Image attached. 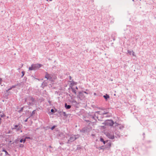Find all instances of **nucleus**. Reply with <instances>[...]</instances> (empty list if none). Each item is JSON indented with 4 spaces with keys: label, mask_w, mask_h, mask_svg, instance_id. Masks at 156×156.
<instances>
[{
    "label": "nucleus",
    "mask_w": 156,
    "mask_h": 156,
    "mask_svg": "<svg viewBox=\"0 0 156 156\" xmlns=\"http://www.w3.org/2000/svg\"><path fill=\"white\" fill-rule=\"evenodd\" d=\"M25 101L27 102V104L29 105H33V103L34 101V99L31 97H29L25 100Z\"/></svg>",
    "instance_id": "1"
},
{
    "label": "nucleus",
    "mask_w": 156,
    "mask_h": 156,
    "mask_svg": "<svg viewBox=\"0 0 156 156\" xmlns=\"http://www.w3.org/2000/svg\"><path fill=\"white\" fill-rule=\"evenodd\" d=\"M45 77L47 79H49L51 81H54V80H55L56 78V77L55 76H54L53 78H52V75H50L48 74H46V75H45Z\"/></svg>",
    "instance_id": "2"
},
{
    "label": "nucleus",
    "mask_w": 156,
    "mask_h": 156,
    "mask_svg": "<svg viewBox=\"0 0 156 156\" xmlns=\"http://www.w3.org/2000/svg\"><path fill=\"white\" fill-rule=\"evenodd\" d=\"M106 125L112 126L113 125V122L111 120H108L105 122Z\"/></svg>",
    "instance_id": "3"
},
{
    "label": "nucleus",
    "mask_w": 156,
    "mask_h": 156,
    "mask_svg": "<svg viewBox=\"0 0 156 156\" xmlns=\"http://www.w3.org/2000/svg\"><path fill=\"white\" fill-rule=\"evenodd\" d=\"M33 65L34 68L35 69H38L39 68L41 67L42 66V65L40 64H34Z\"/></svg>",
    "instance_id": "4"
},
{
    "label": "nucleus",
    "mask_w": 156,
    "mask_h": 156,
    "mask_svg": "<svg viewBox=\"0 0 156 156\" xmlns=\"http://www.w3.org/2000/svg\"><path fill=\"white\" fill-rule=\"evenodd\" d=\"M79 98L82 99L85 98V96L84 95L83 92H80L79 94Z\"/></svg>",
    "instance_id": "5"
},
{
    "label": "nucleus",
    "mask_w": 156,
    "mask_h": 156,
    "mask_svg": "<svg viewBox=\"0 0 156 156\" xmlns=\"http://www.w3.org/2000/svg\"><path fill=\"white\" fill-rule=\"evenodd\" d=\"M106 135L109 138L112 139H113L114 138L113 134H110L109 133H108Z\"/></svg>",
    "instance_id": "6"
},
{
    "label": "nucleus",
    "mask_w": 156,
    "mask_h": 156,
    "mask_svg": "<svg viewBox=\"0 0 156 156\" xmlns=\"http://www.w3.org/2000/svg\"><path fill=\"white\" fill-rule=\"evenodd\" d=\"M128 52L130 55H132L133 56H136L135 55L134 52L133 51H129V50H128Z\"/></svg>",
    "instance_id": "7"
},
{
    "label": "nucleus",
    "mask_w": 156,
    "mask_h": 156,
    "mask_svg": "<svg viewBox=\"0 0 156 156\" xmlns=\"http://www.w3.org/2000/svg\"><path fill=\"white\" fill-rule=\"evenodd\" d=\"M76 139V138L75 136H71L70 137L69 140V141H70V142H72L73 141H74Z\"/></svg>",
    "instance_id": "8"
},
{
    "label": "nucleus",
    "mask_w": 156,
    "mask_h": 156,
    "mask_svg": "<svg viewBox=\"0 0 156 156\" xmlns=\"http://www.w3.org/2000/svg\"><path fill=\"white\" fill-rule=\"evenodd\" d=\"M15 127L14 128H13V129H16V130L17 131L20 130L21 129L20 126H19L17 125H15Z\"/></svg>",
    "instance_id": "9"
},
{
    "label": "nucleus",
    "mask_w": 156,
    "mask_h": 156,
    "mask_svg": "<svg viewBox=\"0 0 156 156\" xmlns=\"http://www.w3.org/2000/svg\"><path fill=\"white\" fill-rule=\"evenodd\" d=\"M29 70H35L34 68L33 65V64L31 67H30L29 68Z\"/></svg>",
    "instance_id": "10"
},
{
    "label": "nucleus",
    "mask_w": 156,
    "mask_h": 156,
    "mask_svg": "<svg viewBox=\"0 0 156 156\" xmlns=\"http://www.w3.org/2000/svg\"><path fill=\"white\" fill-rule=\"evenodd\" d=\"M103 97L106 100H107V99L109 98V95H108L107 94L104 95L103 96Z\"/></svg>",
    "instance_id": "11"
},
{
    "label": "nucleus",
    "mask_w": 156,
    "mask_h": 156,
    "mask_svg": "<svg viewBox=\"0 0 156 156\" xmlns=\"http://www.w3.org/2000/svg\"><path fill=\"white\" fill-rule=\"evenodd\" d=\"M71 106L70 105H67L66 104H65V107L66 109H69L70 108Z\"/></svg>",
    "instance_id": "12"
},
{
    "label": "nucleus",
    "mask_w": 156,
    "mask_h": 156,
    "mask_svg": "<svg viewBox=\"0 0 156 156\" xmlns=\"http://www.w3.org/2000/svg\"><path fill=\"white\" fill-rule=\"evenodd\" d=\"M2 151L5 152L6 155H9L8 153L7 152V151H6L5 150H2Z\"/></svg>",
    "instance_id": "13"
},
{
    "label": "nucleus",
    "mask_w": 156,
    "mask_h": 156,
    "mask_svg": "<svg viewBox=\"0 0 156 156\" xmlns=\"http://www.w3.org/2000/svg\"><path fill=\"white\" fill-rule=\"evenodd\" d=\"M23 110V107H22L20 108V110L19 111V112H22Z\"/></svg>",
    "instance_id": "14"
},
{
    "label": "nucleus",
    "mask_w": 156,
    "mask_h": 156,
    "mask_svg": "<svg viewBox=\"0 0 156 156\" xmlns=\"http://www.w3.org/2000/svg\"><path fill=\"white\" fill-rule=\"evenodd\" d=\"M5 116V115L4 114L0 115V117H3Z\"/></svg>",
    "instance_id": "15"
},
{
    "label": "nucleus",
    "mask_w": 156,
    "mask_h": 156,
    "mask_svg": "<svg viewBox=\"0 0 156 156\" xmlns=\"http://www.w3.org/2000/svg\"><path fill=\"white\" fill-rule=\"evenodd\" d=\"M100 141L101 142H103L104 141V139L102 138H100Z\"/></svg>",
    "instance_id": "16"
},
{
    "label": "nucleus",
    "mask_w": 156,
    "mask_h": 156,
    "mask_svg": "<svg viewBox=\"0 0 156 156\" xmlns=\"http://www.w3.org/2000/svg\"><path fill=\"white\" fill-rule=\"evenodd\" d=\"M73 92L75 94H76V92L75 90H73Z\"/></svg>",
    "instance_id": "17"
},
{
    "label": "nucleus",
    "mask_w": 156,
    "mask_h": 156,
    "mask_svg": "<svg viewBox=\"0 0 156 156\" xmlns=\"http://www.w3.org/2000/svg\"><path fill=\"white\" fill-rule=\"evenodd\" d=\"M55 126H52L51 128V129L53 130V129L55 128Z\"/></svg>",
    "instance_id": "18"
},
{
    "label": "nucleus",
    "mask_w": 156,
    "mask_h": 156,
    "mask_svg": "<svg viewBox=\"0 0 156 156\" xmlns=\"http://www.w3.org/2000/svg\"><path fill=\"white\" fill-rule=\"evenodd\" d=\"M2 81V79L1 78H0V85L1 84V82Z\"/></svg>",
    "instance_id": "19"
},
{
    "label": "nucleus",
    "mask_w": 156,
    "mask_h": 156,
    "mask_svg": "<svg viewBox=\"0 0 156 156\" xmlns=\"http://www.w3.org/2000/svg\"><path fill=\"white\" fill-rule=\"evenodd\" d=\"M25 139H30V138L29 137H26L25 138Z\"/></svg>",
    "instance_id": "20"
},
{
    "label": "nucleus",
    "mask_w": 156,
    "mask_h": 156,
    "mask_svg": "<svg viewBox=\"0 0 156 156\" xmlns=\"http://www.w3.org/2000/svg\"><path fill=\"white\" fill-rule=\"evenodd\" d=\"M26 139H25H25L24 140H23V143H24L26 141Z\"/></svg>",
    "instance_id": "21"
},
{
    "label": "nucleus",
    "mask_w": 156,
    "mask_h": 156,
    "mask_svg": "<svg viewBox=\"0 0 156 156\" xmlns=\"http://www.w3.org/2000/svg\"><path fill=\"white\" fill-rule=\"evenodd\" d=\"M23 141V139H21L20 140V143H22Z\"/></svg>",
    "instance_id": "22"
},
{
    "label": "nucleus",
    "mask_w": 156,
    "mask_h": 156,
    "mask_svg": "<svg viewBox=\"0 0 156 156\" xmlns=\"http://www.w3.org/2000/svg\"><path fill=\"white\" fill-rule=\"evenodd\" d=\"M22 73L23 74V75H22V76L23 77L24 76V72H22Z\"/></svg>",
    "instance_id": "23"
},
{
    "label": "nucleus",
    "mask_w": 156,
    "mask_h": 156,
    "mask_svg": "<svg viewBox=\"0 0 156 156\" xmlns=\"http://www.w3.org/2000/svg\"><path fill=\"white\" fill-rule=\"evenodd\" d=\"M51 112H54V110L53 109H51Z\"/></svg>",
    "instance_id": "24"
},
{
    "label": "nucleus",
    "mask_w": 156,
    "mask_h": 156,
    "mask_svg": "<svg viewBox=\"0 0 156 156\" xmlns=\"http://www.w3.org/2000/svg\"><path fill=\"white\" fill-rule=\"evenodd\" d=\"M20 147H23V145L22 144H21L20 146Z\"/></svg>",
    "instance_id": "25"
},
{
    "label": "nucleus",
    "mask_w": 156,
    "mask_h": 156,
    "mask_svg": "<svg viewBox=\"0 0 156 156\" xmlns=\"http://www.w3.org/2000/svg\"><path fill=\"white\" fill-rule=\"evenodd\" d=\"M83 92V93H85V94H88V93L86 92L85 91Z\"/></svg>",
    "instance_id": "26"
},
{
    "label": "nucleus",
    "mask_w": 156,
    "mask_h": 156,
    "mask_svg": "<svg viewBox=\"0 0 156 156\" xmlns=\"http://www.w3.org/2000/svg\"><path fill=\"white\" fill-rule=\"evenodd\" d=\"M27 119H26L25 120V122H27Z\"/></svg>",
    "instance_id": "27"
},
{
    "label": "nucleus",
    "mask_w": 156,
    "mask_h": 156,
    "mask_svg": "<svg viewBox=\"0 0 156 156\" xmlns=\"http://www.w3.org/2000/svg\"><path fill=\"white\" fill-rule=\"evenodd\" d=\"M35 111V110H34L33 111V112H32V113L33 114H34V112Z\"/></svg>",
    "instance_id": "28"
},
{
    "label": "nucleus",
    "mask_w": 156,
    "mask_h": 156,
    "mask_svg": "<svg viewBox=\"0 0 156 156\" xmlns=\"http://www.w3.org/2000/svg\"><path fill=\"white\" fill-rule=\"evenodd\" d=\"M104 143V144H105V141H104V142H103Z\"/></svg>",
    "instance_id": "29"
},
{
    "label": "nucleus",
    "mask_w": 156,
    "mask_h": 156,
    "mask_svg": "<svg viewBox=\"0 0 156 156\" xmlns=\"http://www.w3.org/2000/svg\"><path fill=\"white\" fill-rule=\"evenodd\" d=\"M94 95H96V93H94Z\"/></svg>",
    "instance_id": "30"
},
{
    "label": "nucleus",
    "mask_w": 156,
    "mask_h": 156,
    "mask_svg": "<svg viewBox=\"0 0 156 156\" xmlns=\"http://www.w3.org/2000/svg\"><path fill=\"white\" fill-rule=\"evenodd\" d=\"M12 87H11V88H10L9 89V90H10V89H12Z\"/></svg>",
    "instance_id": "31"
},
{
    "label": "nucleus",
    "mask_w": 156,
    "mask_h": 156,
    "mask_svg": "<svg viewBox=\"0 0 156 156\" xmlns=\"http://www.w3.org/2000/svg\"><path fill=\"white\" fill-rule=\"evenodd\" d=\"M109 146H111V144H109Z\"/></svg>",
    "instance_id": "32"
},
{
    "label": "nucleus",
    "mask_w": 156,
    "mask_h": 156,
    "mask_svg": "<svg viewBox=\"0 0 156 156\" xmlns=\"http://www.w3.org/2000/svg\"><path fill=\"white\" fill-rule=\"evenodd\" d=\"M107 114V113H104L103 114Z\"/></svg>",
    "instance_id": "33"
},
{
    "label": "nucleus",
    "mask_w": 156,
    "mask_h": 156,
    "mask_svg": "<svg viewBox=\"0 0 156 156\" xmlns=\"http://www.w3.org/2000/svg\"><path fill=\"white\" fill-rule=\"evenodd\" d=\"M13 87L14 88L15 87Z\"/></svg>",
    "instance_id": "34"
},
{
    "label": "nucleus",
    "mask_w": 156,
    "mask_h": 156,
    "mask_svg": "<svg viewBox=\"0 0 156 156\" xmlns=\"http://www.w3.org/2000/svg\"><path fill=\"white\" fill-rule=\"evenodd\" d=\"M21 132H22V130L21 131Z\"/></svg>",
    "instance_id": "35"
}]
</instances>
